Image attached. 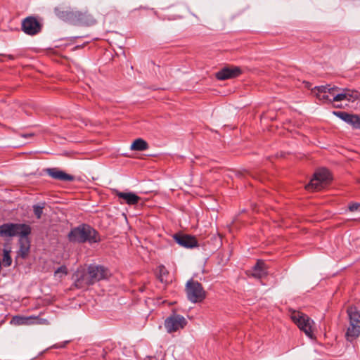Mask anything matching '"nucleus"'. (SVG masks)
<instances>
[{"mask_svg": "<svg viewBox=\"0 0 360 360\" xmlns=\"http://www.w3.org/2000/svg\"><path fill=\"white\" fill-rule=\"evenodd\" d=\"M70 242L90 244L98 243L101 237L97 231L87 224H82L72 229L68 235Z\"/></svg>", "mask_w": 360, "mask_h": 360, "instance_id": "obj_1", "label": "nucleus"}, {"mask_svg": "<svg viewBox=\"0 0 360 360\" xmlns=\"http://www.w3.org/2000/svg\"><path fill=\"white\" fill-rule=\"evenodd\" d=\"M108 270L101 266L90 265L88 267L87 272L79 274V272L76 274L77 279L75 280V285L78 288H83L93 285L102 279L108 277Z\"/></svg>", "mask_w": 360, "mask_h": 360, "instance_id": "obj_2", "label": "nucleus"}, {"mask_svg": "<svg viewBox=\"0 0 360 360\" xmlns=\"http://www.w3.org/2000/svg\"><path fill=\"white\" fill-rule=\"evenodd\" d=\"M185 290L188 300L192 303L201 302L206 297V292L202 284L193 279L187 281Z\"/></svg>", "mask_w": 360, "mask_h": 360, "instance_id": "obj_3", "label": "nucleus"}, {"mask_svg": "<svg viewBox=\"0 0 360 360\" xmlns=\"http://www.w3.org/2000/svg\"><path fill=\"white\" fill-rule=\"evenodd\" d=\"M31 228L23 224L6 223L0 226V237L28 236Z\"/></svg>", "mask_w": 360, "mask_h": 360, "instance_id": "obj_4", "label": "nucleus"}, {"mask_svg": "<svg viewBox=\"0 0 360 360\" xmlns=\"http://www.w3.org/2000/svg\"><path fill=\"white\" fill-rule=\"evenodd\" d=\"M290 318L307 337L311 339L314 338L313 325L314 323L312 319H311L307 315L295 311L291 314Z\"/></svg>", "mask_w": 360, "mask_h": 360, "instance_id": "obj_5", "label": "nucleus"}, {"mask_svg": "<svg viewBox=\"0 0 360 360\" xmlns=\"http://www.w3.org/2000/svg\"><path fill=\"white\" fill-rule=\"evenodd\" d=\"M330 179V174L328 169H319L314 173L313 178L305 188L308 191H318L323 188Z\"/></svg>", "mask_w": 360, "mask_h": 360, "instance_id": "obj_6", "label": "nucleus"}, {"mask_svg": "<svg viewBox=\"0 0 360 360\" xmlns=\"http://www.w3.org/2000/svg\"><path fill=\"white\" fill-rule=\"evenodd\" d=\"M340 90V88L335 86L327 84L326 86H316L314 90L317 98L325 103H333L334 95Z\"/></svg>", "mask_w": 360, "mask_h": 360, "instance_id": "obj_7", "label": "nucleus"}, {"mask_svg": "<svg viewBox=\"0 0 360 360\" xmlns=\"http://www.w3.org/2000/svg\"><path fill=\"white\" fill-rule=\"evenodd\" d=\"M56 15L63 21L68 22L75 25L77 18L79 16V11L73 8H63L58 6L54 8Z\"/></svg>", "mask_w": 360, "mask_h": 360, "instance_id": "obj_8", "label": "nucleus"}, {"mask_svg": "<svg viewBox=\"0 0 360 360\" xmlns=\"http://www.w3.org/2000/svg\"><path fill=\"white\" fill-rule=\"evenodd\" d=\"M186 324V319L179 314H172L165 321V328L169 333L183 329Z\"/></svg>", "mask_w": 360, "mask_h": 360, "instance_id": "obj_9", "label": "nucleus"}, {"mask_svg": "<svg viewBox=\"0 0 360 360\" xmlns=\"http://www.w3.org/2000/svg\"><path fill=\"white\" fill-rule=\"evenodd\" d=\"M41 25L34 17H27L22 22V30L28 35H35L40 32Z\"/></svg>", "mask_w": 360, "mask_h": 360, "instance_id": "obj_10", "label": "nucleus"}, {"mask_svg": "<svg viewBox=\"0 0 360 360\" xmlns=\"http://www.w3.org/2000/svg\"><path fill=\"white\" fill-rule=\"evenodd\" d=\"M241 73L242 70L240 68L237 66H227L218 71L215 76L219 80H226L236 78L241 75Z\"/></svg>", "mask_w": 360, "mask_h": 360, "instance_id": "obj_11", "label": "nucleus"}, {"mask_svg": "<svg viewBox=\"0 0 360 360\" xmlns=\"http://www.w3.org/2000/svg\"><path fill=\"white\" fill-rule=\"evenodd\" d=\"M360 98V93L352 89H340L334 95L333 101H354Z\"/></svg>", "mask_w": 360, "mask_h": 360, "instance_id": "obj_12", "label": "nucleus"}, {"mask_svg": "<svg viewBox=\"0 0 360 360\" xmlns=\"http://www.w3.org/2000/svg\"><path fill=\"white\" fill-rule=\"evenodd\" d=\"M173 238L179 245L186 248H193L198 245L196 238L191 235L176 233Z\"/></svg>", "mask_w": 360, "mask_h": 360, "instance_id": "obj_13", "label": "nucleus"}, {"mask_svg": "<svg viewBox=\"0 0 360 360\" xmlns=\"http://www.w3.org/2000/svg\"><path fill=\"white\" fill-rule=\"evenodd\" d=\"M267 269L268 268L264 261L257 260L255 265L250 271H248V275L255 278H262L267 275Z\"/></svg>", "mask_w": 360, "mask_h": 360, "instance_id": "obj_14", "label": "nucleus"}, {"mask_svg": "<svg viewBox=\"0 0 360 360\" xmlns=\"http://www.w3.org/2000/svg\"><path fill=\"white\" fill-rule=\"evenodd\" d=\"M46 172L54 179L63 181H72L75 179L72 175L68 174L58 168H48Z\"/></svg>", "mask_w": 360, "mask_h": 360, "instance_id": "obj_15", "label": "nucleus"}, {"mask_svg": "<svg viewBox=\"0 0 360 360\" xmlns=\"http://www.w3.org/2000/svg\"><path fill=\"white\" fill-rule=\"evenodd\" d=\"M341 120L351 124L353 127L360 129V117L356 115L349 114L346 112H335Z\"/></svg>", "mask_w": 360, "mask_h": 360, "instance_id": "obj_16", "label": "nucleus"}, {"mask_svg": "<svg viewBox=\"0 0 360 360\" xmlns=\"http://www.w3.org/2000/svg\"><path fill=\"white\" fill-rule=\"evenodd\" d=\"M115 193L120 199L124 200V202L129 205H136L141 200L139 196L131 192L125 193L115 191Z\"/></svg>", "mask_w": 360, "mask_h": 360, "instance_id": "obj_17", "label": "nucleus"}, {"mask_svg": "<svg viewBox=\"0 0 360 360\" xmlns=\"http://www.w3.org/2000/svg\"><path fill=\"white\" fill-rule=\"evenodd\" d=\"M79 16L77 17V21L75 25H93L96 23V20L94 16L89 13L87 11L82 12L79 11Z\"/></svg>", "mask_w": 360, "mask_h": 360, "instance_id": "obj_18", "label": "nucleus"}, {"mask_svg": "<svg viewBox=\"0 0 360 360\" xmlns=\"http://www.w3.org/2000/svg\"><path fill=\"white\" fill-rule=\"evenodd\" d=\"M19 243L20 248L18 255L24 259L28 255L30 249V243L27 236H20Z\"/></svg>", "mask_w": 360, "mask_h": 360, "instance_id": "obj_19", "label": "nucleus"}, {"mask_svg": "<svg viewBox=\"0 0 360 360\" xmlns=\"http://www.w3.org/2000/svg\"><path fill=\"white\" fill-rule=\"evenodd\" d=\"M360 335V326L358 325L349 323L346 333V338L348 341L352 342Z\"/></svg>", "mask_w": 360, "mask_h": 360, "instance_id": "obj_20", "label": "nucleus"}, {"mask_svg": "<svg viewBox=\"0 0 360 360\" xmlns=\"http://www.w3.org/2000/svg\"><path fill=\"white\" fill-rule=\"evenodd\" d=\"M34 316H15L13 317L11 323L13 325L20 326V325H31L34 324L33 321Z\"/></svg>", "mask_w": 360, "mask_h": 360, "instance_id": "obj_21", "label": "nucleus"}, {"mask_svg": "<svg viewBox=\"0 0 360 360\" xmlns=\"http://www.w3.org/2000/svg\"><path fill=\"white\" fill-rule=\"evenodd\" d=\"M347 314L349 318V323L360 326V314L356 311V308L353 307H349L347 309Z\"/></svg>", "mask_w": 360, "mask_h": 360, "instance_id": "obj_22", "label": "nucleus"}, {"mask_svg": "<svg viewBox=\"0 0 360 360\" xmlns=\"http://www.w3.org/2000/svg\"><path fill=\"white\" fill-rule=\"evenodd\" d=\"M132 150L143 151L148 148V143L142 139H136L130 147Z\"/></svg>", "mask_w": 360, "mask_h": 360, "instance_id": "obj_23", "label": "nucleus"}, {"mask_svg": "<svg viewBox=\"0 0 360 360\" xmlns=\"http://www.w3.org/2000/svg\"><path fill=\"white\" fill-rule=\"evenodd\" d=\"M168 275L169 272L163 265H160L158 266V277L162 283L168 282Z\"/></svg>", "mask_w": 360, "mask_h": 360, "instance_id": "obj_24", "label": "nucleus"}, {"mask_svg": "<svg viewBox=\"0 0 360 360\" xmlns=\"http://www.w3.org/2000/svg\"><path fill=\"white\" fill-rule=\"evenodd\" d=\"M44 208V203L33 205V212L38 219H39L41 217Z\"/></svg>", "mask_w": 360, "mask_h": 360, "instance_id": "obj_25", "label": "nucleus"}, {"mask_svg": "<svg viewBox=\"0 0 360 360\" xmlns=\"http://www.w3.org/2000/svg\"><path fill=\"white\" fill-rule=\"evenodd\" d=\"M12 259L9 255V251L4 250V257H3V263L4 266H9L11 264Z\"/></svg>", "mask_w": 360, "mask_h": 360, "instance_id": "obj_26", "label": "nucleus"}, {"mask_svg": "<svg viewBox=\"0 0 360 360\" xmlns=\"http://www.w3.org/2000/svg\"><path fill=\"white\" fill-rule=\"evenodd\" d=\"M56 276H59L62 277L63 276H65L68 274V269L65 266H61L58 267L54 272Z\"/></svg>", "mask_w": 360, "mask_h": 360, "instance_id": "obj_27", "label": "nucleus"}, {"mask_svg": "<svg viewBox=\"0 0 360 360\" xmlns=\"http://www.w3.org/2000/svg\"><path fill=\"white\" fill-rule=\"evenodd\" d=\"M34 324L38 325H49V321L46 319L40 318L38 316H34L33 319Z\"/></svg>", "mask_w": 360, "mask_h": 360, "instance_id": "obj_28", "label": "nucleus"}, {"mask_svg": "<svg viewBox=\"0 0 360 360\" xmlns=\"http://www.w3.org/2000/svg\"><path fill=\"white\" fill-rule=\"evenodd\" d=\"M359 207H360V203L354 202V203H352L349 205V210L351 212H354V211L357 210L359 208Z\"/></svg>", "mask_w": 360, "mask_h": 360, "instance_id": "obj_29", "label": "nucleus"}, {"mask_svg": "<svg viewBox=\"0 0 360 360\" xmlns=\"http://www.w3.org/2000/svg\"><path fill=\"white\" fill-rule=\"evenodd\" d=\"M31 136V134H22V136L25 137V138L28 137V136Z\"/></svg>", "mask_w": 360, "mask_h": 360, "instance_id": "obj_30", "label": "nucleus"}, {"mask_svg": "<svg viewBox=\"0 0 360 360\" xmlns=\"http://www.w3.org/2000/svg\"><path fill=\"white\" fill-rule=\"evenodd\" d=\"M63 346H58V345H56L55 347L56 348H58V347H62Z\"/></svg>", "mask_w": 360, "mask_h": 360, "instance_id": "obj_31", "label": "nucleus"}]
</instances>
